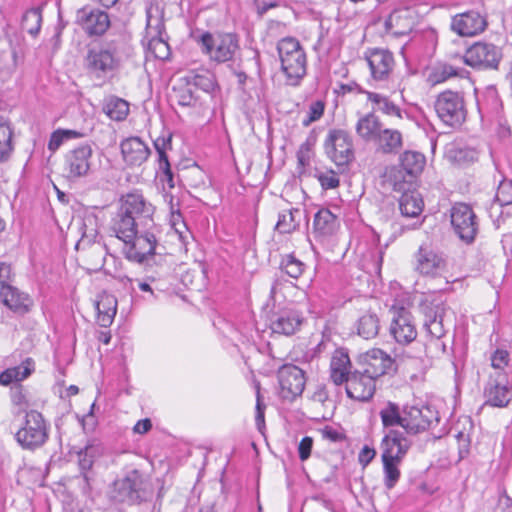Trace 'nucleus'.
Returning a JSON list of instances; mask_svg holds the SVG:
<instances>
[{
	"mask_svg": "<svg viewBox=\"0 0 512 512\" xmlns=\"http://www.w3.org/2000/svg\"><path fill=\"white\" fill-rule=\"evenodd\" d=\"M148 482L137 470H132L125 477L113 482L110 499L117 503L135 504L148 497Z\"/></svg>",
	"mask_w": 512,
	"mask_h": 512,
	"instance_id": "6e6552de",
	"label": "nucleus"
},
{
	"mask_svg": "<svg viewBox=\"0 0 512 512\" xmlns=\"http://www.w3.org/2000/svg\"><path fill=\"white\" fill-rule=\"evenodd\" d=\"M35 370V362L27 357L19 366L7 368L0 374V384L8 386L13 382H20L28 378Z\"/></svg>",
	"mask_w": 512,
	"mask_h": 512,
	"instance_id": "58836bf2",
	"label": "nucleus"
},
{
	"mask_svg": "<svg viewBox=\"0 0 512 512\" xmlns=\"http://www.w3.org/2000/svg\"><path fill=\"white\" fill-rule=\"evenodd\" d=\"M13 278L14 274L11 265L7 262L0 261V289L4 286L11 285Z\"/></svg>",
	"mask_w": 512,
	"mask_h": 512,
	"instance_id": "052dcab7",
	"label": "nucleus"
},
{
	"mask_svg": "<svg viewBox=\"0 0 512 512\" xmlns=\"http://www.w3.org/2000/svg\"><path fill=\"white\" fill-rule=\"evenodd\" d=\"M192 36L202 54L216 64L234 62L240 52V40L235 33L203 31Z\"/></svg>",
	"mask_w": 512,
	"mask_h": 512,
	"instance_id": "f257e3e1",
	"label": "nucleus"
},
{
	"mask_svg": "<svg viewBox=\"0 0 512 512\" xmlns=\"http://www.w3.org/2000/svg\"><path fill=\"white\" fill-rule=\"evenodd\" d=\"M0 301L12 312L20 315L28 313L33 304L28 294L12 285L0 289Z\"/></svg>",
	"mask_w": 512,
	"mask_h": 512,
	"instance_id": "393cba45",
	"label": "nucleus"
},
{
	"mask_svg": "<svg viewBox=\"0 0 512 512\" xmlns=\"http://www.w3.org/2000/svg\"><path fill=\"white\" fill-rule=\"evenodd\" d=\"M414 269L424 277L437 278L447 272L448 260L443 252L423 243L414 254Z\"/></svg>",
	"mask_w": 512,
	"mask_h": 512,
	"instance_id": "1a4fd4ad",
	"label": "nucleus"
},
{
	"mask_svg": "<svg viewBox=\"0 0 512 512\" xmlns=\"http://www.w3.org/2000/svg\"><path fill=\"white\" fill-rule=\"evenodd\" d=\"M163 24L159 23L154 29L159 34L153 36L148 42V51L156 58L160 60H166L169 58L171 51L168 43L161 36V29Z\"/></svg>",
	"mask_w": 512,
	"mask_h": 512,
	"instance_id": "49530a36",
	"label": "nucleus"
},
{
	"mask_svg": "<svg viewBox=\"0 0 512 512\" xmlns=\"http://www.w3.org/2000/svg\"><path fill=\"white\" fill-rule=\"evenodd\" d=\"M364 93L366 94L368 101L373 103L382 113L389 116L401 117L400 108L390 101L388 97L370 91H365Z\"/></svg>",
	"mask_w": 512,
	"mask_h": 512,
	"instance_id": "de8ad7c7",
	"label": "nucleus"
},
{
	"mask_svg": "<svg viewBox=\"0 0 512 512\" xmlns=\"http://www.w3.org/2000/svg\"><path fill=\"white\" fill-rule=\"evenodd\" d=\"M380 418L384 427L401 426L404 429L403 410L400 411L396 403L388 402L380 411Z\"/></svg>",
	"mask_w": 512,
	"mask_h": 512,
	"instance_id": "09e8293b",
	"label": "nucleus"
},
{
	"mask_svg": "<svg viewBox=\"0 0 512 512\" xmlns=\"http://www.w3.org/2000/svg\"><path fill=\"white\" fill-rule=\"evenodd\" d=\"M104 113L114 121H123L129 113V104L122 98L109 96L104 99Z\"/></svg>",
	"mask_w": 512,
	"mask_h": 512,
	"instance_id": "37998d69",
	"label": "nucleus"
},
{
	"mask_svg": "<svg viewBox=\"0 0 512 512\" xmlns=\"http://www.w3.org/2000/svg\"><path fill=\"white\" fill-rule=\"evenodd\" d=\"M279 396L283 400L293 401L300 396L305 387L304 372L293 364H285L278 373Z\"/></svg>",
	"mask_w": 512,
	"mask_h": 512,
	"instance_id": "ddd939ff",
	"label": "nucleus"
},
{
	"mask_svg": "<svg viewBox=\"0 0 512 512\" xmlns=\"http://www.w3.org/2000/svg\"><path fill=\"white\" fill-rule=\"evenodd\" d=\"M41 23L42 14L40 8H31L27 10L21 21L22 29L32 36H36L39 33Z\"/></svg>",
	"mask_w": 512,
	"mask_h": 512,
	"instance_id": "3c124183",
	"label": "nucleus"
},
{
	"mask_svg": "<svg viewBox=\"0 0 512 512\" xmlns=\"http://www.w3.org/2000/svg\"><path fill=\"white\" fill-rule=\"evenodd\" d=\"M422 312L424 314V329L431 337L430 344L426 345L427 351H430L434 345L437 352L444 353L446 346L440 342V339L446 334L444 321L448 307L441 299H433L423 305Z\"/></svg>",
	"mask_w": 512,
	"mask_h": 512,
	"instance_id": "0eeeda50",
	"label": "nucleus"
},
{
	"mask_svg": "<svg viewBox=\"0 0 512 512\" xmlns=\"http://www.w3.org/2000/svg\"><path fill=\"white\" fill-rule=\"evenodd\" d=\"M171 135L161 136L155 139L154 147L158 154V164L169 162L167 151L171 150Z\"/></svg>",
	"mask_w": 512,
	"mask_h": 512,
	"instance_id": "4d7b16f0",
	"label": "nucleus"
},
{
	"mask_svg": "<svg viewBox=\"0 0 512 512\" xmlns=\"http://www.w3.org/2000/svg\"><path fill=\"white\" fill-rule=\"evenodd\" d=\"M157 177L162 184V189L165 192V198L170 199L171 194L167 191V189H173L175 187V181L169 162L158 164Z\"/></svg>",
	"mask_w": 512,
	"mask_h": 512,
	"instance_id": "603ef678",
	"label": "nucleus"
},
{
	"mask_svg": "<svg viewBox=\"0 0 512 512\" xmlns=\"http://www.w3.org/2000/svg\"><path fill=\"white\" fill-rule=\"evenodd\" d=\"M323 189H334L339 186V178L334 171H327L317 175Z\"/></svg>",
	"mask_w": 512,
	"mask_h": 512,
	"instance_id": "bf43d9fd",
	"label": "nucleus"
},
{
	"mask_svg": "<svg viewBox=\"0 0 512 512\" xmlns=\"http://www.w3.org/2000/svg\"><path fill=\"white\" fill-rule=\"evenodd\" d=\"M97 311V322L102 327H108L112 324L117 313V299L114 295L105 291L97 295L95 301Z\"/></svg>",
	"mask_w": 512,
	"mask_h": 512,
	"instance_id": "2f4dec72",
	"label": "nucleus"
},
{
	"mask_svg": "<svg viewBox=\"0 0 512 512\" xmlns=\"http://www.w3.org/2000/svg\"><path fill=\"white\" fill-rule=\"evenodd\" d=\"M383 127L379 117L374 112H370L358 118L355 124V132L364 142H374Z\"/></svg>",
	"mask_w": 512,
	"mask_h": 512,
	"instance_id": "7c9ffc66",
	"label": "nucleus"
},
{
	"mask_svg": "<svg viewBox=\"0 0 512 512\" xmlns=\"http://www.w3.org/2000/svg\"><path fill=\"white\" fill-rule=\"evenodd\" d=\"M264 409L265 405L263 404L260 396L259 390L257 391V400H256V416L255 421L260 429L262 425H264Z\"/></svg>",
	"mask_w": 512,
	"mask_h": 512,
	"instance_id": "338daca9",
	"label": "nucleus"
},
{
	"mask_svg": "<svg viewBox=\"0 0 512 512\" xmlns=\"http://www.w3.org/2000/svg\"><path fill=\"white\" fill-rule=\"evenodd\" d=\"M373 143L377 153L382 155H396L403 148V134L398 129L383 127Z\"/></svg>",
	"mask_w": 512,
	"mask_h": 512,
	"instance_id": "cd10ccee",
	"label": "nucleus"
},
{
	"mask_svg": "<svg viewBox=\"0 0 512 512\" xmlns=\"http://www.w3.org/2000/svg\"><path fill=\"white\" fill-rule=\"evenodd\" d=\"M426 159L425 156L419 152L416 151H406L404 152L400 157V165L402 170H398L395 174V180H398L399 177H403V171L406 172V174L410 178H414L417 175H419L425 166ZM412 179L409 180L411 182ZM408 181H406V184Z\"/></svg>",
	"mask_w": 512,
	"mask_h": 512,
	"instance_id": "f704fd0d",
	"label": "nucleus"
},
{
	"mask_svg": "<svg viewBox=\"0 0 512 512\" xmlns=\"http://www.w3.org/2000/svg\"><path fill=\"white\" fill-rule=\"evenodd\" d=\"M313 439L309 436L302 438L298 445V453L301 461L307 460L311 455Z\"/></svg>",
	"mask_w": 512,
	"mask_h": 512,
	"instance_id": "680f3d73",
	"label": "nucleus"
},
{
	"mask_svg": "<svg viewBox=\"0 0 512 512\" xmlns=\"http://www.w3.org/2000/svg\"><path fill=\"white\" fill-rule=\"evenodd\" d=\"M185 80L192 88H198L206 93H212L217 87L215 75L205 69L197 73H191L185 77Z\"/></svg>",
	"mask_w": 512,
	"mask_h": 512,
	"instance_id": "c03bdc74",
	"label": "nucleus"
},
{
	"mask_svg": "<svg viewBox=\"0 0 512 512\" xmlns=\"http://www.w3.org/2000/svg\"><path fill=\"white\" fill-rule=\"evenodd\" d=\"M461 58L466 65L475 69H497L502 53L494 44L476 42L465 51Z\"/></svg>",
	"mask_w": 512,
	"mask_h": 512,
	"instance_id": "9d476101",
	"label": "nucleus"
},
{
	"mask_svg": "<svg viewBox=\"0 0 512 512\" xmlns=\"http://www.w3.org/2000/svg\"><path fill=\"white\" fill-rule=\"evenodd\" d=\"M484 398L486 405L498 408L508 406L512 399V386L505 372L490 375L484 388Z\"/></svg>",
	"mask_w": 512,
	"mask_h": 512,
	"instance_id": "dca6fc26",
	"label": "nucleus"
},
{
	"mask_svg": "<svg viewBox=\"0 0 512 512\" xmlns=\"http://www.w3.org/2000/svg\"><path fill=\"white\" fill-rule=\"evenodd\" d=\"M451 224L458 237L466 242L474 241L478 230L476 215L472 208L464 203H457L451 209Z\"/></svg>",
	"mask_w": 512,
	"mask_h": 512,
	"instance_id": "2eb2a0df",
	"label": "nucleus"
},
{
	"mask_svg": "<svg viewBox=\"0 0 512 512\" xmlns=\"http://www.w3.org/2000/svg\"><path fill=\"white\" fill-rule=\"evenodd\" d=\"M93 150L89 144H84L69 151L65 156V171L69 179L87 176L91 169Z\"/></svg>",
	"mask_w": 512,
	"mask_h": 512,
	"instance_id": "aec40b11",
	"label": "nucleus"
},
{
	"mask_svg": "<svg viewBox=\"0 0 512 512\" xmlns=\"http://www.w3.org/2000/svg\"><path fill=\"white\" fill-rule=\"evenodd\" d=\"M509 364V353L503 349H497L491 355V366L495 372H504V368Z\"/></svg>",
	"mask_w": 512,
	"mask_h": 512,
	"instance_id": "13d9d810",
	"label": "nucleus"
},
{
	"mask_svg": "<svg viewBox=\"0 0 512 512\" xmlns=\"http://www.w3.org/2000/svg\"><path fill=\"white\" fill-rule=\"evenodd\" d=\"M49 438V424L43 415L30 410L25 413L24 421L15 434L17 443L27 450L43 446Z\"/></svg>",
	"mask_w": 512,
	"mask_h": 512,
	"instance_id": "423d86ee",
	"label": "nucleus"
},
{
	"mask_svg": "<svg viewBox=\"0 0 512 512\" xmlns=\"http://www.w3.org/2000/svg\"><path fill=\"white\" fill-rule=\"evenodd\" d=\"M405 185L406 181L393 182V189L402 192L399 199L400 211L406 217H417L423 210V200L417 191H407Z\"/></svg>",
	"mask_w": 512,
	"mask_h": 512,
	"instance_id": "bb28decb",
	"label": "nucleus"
},
{
	"mask_svg": "<svg viewBox=\"0 0 512 512\" xmlns=\"http://www.w3.org/2000/svg\"><path fill=\"white\" fill-rule=\"evenodd\" d=\"M393 359L381 349H371L360 356L359 369L374 379H378L392 369Z\"/></svg>",
	"mask_w": 512,
	"mask_h": 512,
	"instance_id": "4be33fe9",
	"label": "nucleus"
},
{
	"mask_svg": "<svg viewBox=\"0 0 512 512\" xmlns=\"http://www.w3.org/2000/svg\"><path fill=\"white\" fill-rule=\"evenodd\" d=\"M302 218V211L297 208L284 210L279 213L278 221L275 225V229L281 234H287L295 231Z\"/></svg>",
	"mask_w": 512,
	"mask_h": 512,
	"instance_id": "79ce46f5",
	"label": "nucleus"
},
{
	"mask_svg": "<svg viewBox=\"0 0 512 512\" xmlns=\"http://www.w3.org/2000/svg\"><path fill=\"white\" fill-rule=\"evenodd\" d=\"M310 156H311L310 144L308 142H305L300 146L299 150L297 151L298 162L302 166H306L309 164Z\"/></svg>",
	"mask_w": 512,
	"mask_h": 512,
	"instance_id": "0e129e2a",
	"label": "nucleus"
},
{
	"mask_svg": "<svg viewBox=\"0 0 512 512\" xmlns=\"http://www.w3.org/2000/svg\"><path fill=\"white\" fill-rule=\"evenodd\" d=\"M376 381L373 376L363 373L359 368L355 369L344 382L347 396L358 401L370 400L376 390Z\"/></svg>",
	"mask_w": 512,
	"mask_h": 512,
	"instance_id": "412c9836",
	"label": "nucleus"
},
{
	"mask_svg": "<svg viewBox=\"0 0 512 512\" xmlns=\"http://www.w3.org/2000/svg\"><path fill=\"white\" fill-rule=\"evenodd\" d=\"M389 332L399 344H409L417 337V329L411 312L403 307L393 306L391 309Z\"/></svg>",
	"mask_w": 512,
	"mask_h": 512,
	"instance_id": "4468645a",
	"label": "nucleus"
},
{
	"mask_svg": "<svg viewBox=\"0 0 512 512\" xmlns=\"http://www.w3.org/2000/svg\"><path fill=\"white\" fill-rule=\"evenodd\" d=\"M486 27V18L474 10L457 14L451 21V30L463 37L478 35L482 33Z\"/></svg>",
	"mask_w": 512,
	"mask_h": 512,
	"instance_id": "5701e85b",
	"label": "nucleus"
},
{
	"mask_svg": "<svg viewBox=\"0 0 512 512\" xmlns=\"http://www.w3.org/2000/svg\"><path fill=\"white\" fill-rule=\"evenodd\" d=\"M277 52L286 84L298 86L307 74V55L303 46L294 37H284L278 41Z\"/></svg>",
	"mask_w": 512,
	"mask_h": 512,
	"instance_id": "f03ea898",
	"label": "nucleus"
},
{
	"mask_svg": "<svg viewBox=\"0 0 512 512\" xmlns=\"http://www.w3.org/2000/svg\"><path fill=\"white\" fill-rule=\"evenodd\" d=\"M495 202L499 204V206H505L512 204V181L511 180H502L497 188L495 195Z\"/></svg>",
	"mask_w": 512,
	"mask_h": 512,
	"instance_id": "5fc2aeb1",
	"label": "nucleus"
},
{
	"mask_svg": "<svg viewBox=\"0 0 512 512\" xmlns=\"http://www.w3.org/2000/svg\"><path fill=\"white\" fill-rule=\"evenodd\" d=\"M385 446L381 455L384 471V485L392 489L400 478L399 465L411 446V442L399 431H390L383 439Z\"/></svg>",
	"mask_w": 512,
	"mask_h": 512,
	"instance_id": "20e7f679",
	"label": "nucleus"
},
{
	"mask_svg": "<svg viewBox=\"0 0 512 512\" xmlns=\"http://www.w3.org/2000/svg\"><path fill=\"white\" fill-rule=\"evenodd\" d=\"M325 103L321 100L312 102L309 105L307 117L303 119L302 124L308 127L313 122L318 121L324 114Z\"/></svg>",
	"mask_w": 512,
	"mask_h": 512,
	"instance_id": "6e6d98bb",
	"label": "nucleus"
},
{
	"mask_svg": "<svg viewBox=\"0 0 512 512\" xmlns=\"http://www.w3.org/2000/svg\"><path fill=\"white\" fill-rule=\"evenodd\" d=\"M380 330V319L374 312H365L357 321V332L362 338H375Z\"/></svg>",
	"mask_w": 512,
	"mask_h": 512,
	"instance_id": "ea45409f",
	"label": "nucleus"
},
{
	"mask_svg": "<svg viewBox=\"0 0 512 512\" xmlns=\"http://www.w3.org/2000/svg\"><path fill=\"white\" fill-rule=\"evenodd\" d=\"M75 22L90 37L102 36L110 27L108 14L90 6H84L77 10Z\"/></svg>",
	"mask_w": 512,
	"mask_h": 512,
	"instance_id": "6ab92c4d",
	"label": "nucleus"
},
{
	"mask_svg": "<svg viewBox=\"0 0 512 512\" xmlns=\"http://www.w3.org/2000/svg\"><path fill=\"white\" fill-rule=\"evenodd\" d=\"M13 150V128L8 120L0 117V163L7 162Z\"/></svg>",
	"mask_w": 512,
	"mask_h": 512,
	"instance_id": "a19ab883",
	"label": "nucleus"
},
{
	"mask_svg": "<svg viewBox=\"0 0 512 512\" xmlns=\"http://www.w3.org/2000/svg\"><path fill=\"white\" fill-rule=\"evenodd\" d=\"M124 162L129 166L142 165L150 155V149L139 137H130L121 142Z\"/></svg>",
	"mask_w": 512,
	"mask_h": 512,
	"instance_id": "a878e982",
	"label": "nucleus"
},
{
	"mask_svg": "<svg viewBox=\"0 0 512 512\" xmlns=\"http://www.w3.org/2000/svg\"><path fill=\"white\" fill-rule=\"evenodd\" d=\"M376 452L369 446H364L358 455V460L363 467L367 466L375 457Z\"/></svg>",
	"mask_w": 512,
	"mask_h": 512,
	"instance_id": "69168bd1",
	"label": "nucleus"
},
{
	"mask_svg": "<svg viewBox=\"0 0 512 512\" xmlns=\"http://www.w3.org/2000/svg\"><path fill=\"white\" fill-rule=\"evenodd\" d=\"M281 269L290 277L297 279L304 271V263L296 259L293 255H285L281 261Z\"/></svg>",
	"mask_w": 512,
	"mask_h": 512,
	"instance_id": "864d4df0",
	"label": "nucleus"
},
{
	"mask_svg": "<svg viewBox=\"0 0 512 512\" xmlns=\"http://www.w3.org/2000/svg\"><path fill=\"white\" fill-rule=\"evenodd\" d=\"M100 454V446L94 443L87 444L77 452L78 466L86 488H89V482L92 479L89 471L92 469L95 459L98 458Z\"/></svg>",
	"mask_w": 512,
	"mask_h": 512,
	"instance_id": "e433bc0d",
	"label": "nucleus"
},
{
	"mask_svg": "<svg viewBox=\"0 0 512 512\" xmlns=\"http://www.w3.org/2000/svg\"><path fill=\"white\" fill-rule=\"evenodd\" d=\"M171 99L180 106L192 107L195 106L198 97L194 94L191 85L185 81L173 87Z\"/></svg>",
	"mask_w": 512,
	"mask_h": 512,
	"instance_id": "a18cd8bd",
	"label": "nucleus"
},
{
	"mask_svg": "<svg viewBox=\"0 0 512 512\" xmlns=\"http://www.w3.org/2000/svg\"><path fill=\"white\" fill-rule=\"evenodd\" d=\"M110 231L117 239L124 242L136 236L138 232L136 218L118 210L111 221Z\"/></svg>",
	"mask_w": 512,
	"mask_h": 512,
	"instance_id": "72a5a7b5",
	"label": "nucleus"
},
{
	"mask_svg": "<svg viewBox=\"0 0 512 512\" xmlns=\"http://www.w3.org/2000/svg\"><path fill=\"white\" fill-rule=\"evenodd\" d=\"M404 430L408 434H418L439 422L438 411L428 405H405L403 407Z\"/></svg>",
	"mask_w": 512,
	"mask_h": 512,
	"instance_id": "9b49d317",
	"label": "nucleus"
},
{
	"mask_svg": "<svg viewBox=\"0 0 512 512\" xmlns=\"http://www.w3.org/2000/svg\"><path fill=\"white\" fill-rule=\"evenodd\" d=\"M119 210L136 218L137 220L140 217L150 218L153 214L154 208L152 204L145 200L141 193L134 191L121 198Z\"/></svg>",
	"mask_w": 512,
	"mask_h": 512,
	"instance_id": "c85d7f7f",
	"label": "nucleus"
},
{
	"mask_svg": "<svg viewBox=\"0 0 512 512\" xmlns=\"http://www.w3.org/2000/svg\"><path fill=\"white\" fill-rule=\"evenodd\" d=\"M469 71L449 63H438L430 71L428 81L432 85L444 83L451 78H467Z\"/></svg>",
	"mask_w": 512,
	"mask_h": 512,
	"instance_id": "c9c22d12",
	"label": "nucleus"
},
{
	"mask_svg": "<svg viewBox=\"0 0 512 512\" xmlns=\"http://www.w3.org/2000/svg\"><path fill=\"white\" fill-rule=\"evenodd\" d=\"M339 227L337 216L334 215L329 209H320L314 217L313 229L320 237H327L333 235Z\"/></svg>",
	"mask_w": 512,
	"mask_h": 512,
	"instance_id": "4c0bfd02",
	"label": "nucleus"
},
{
	"mask_svg": "<svg viewBox=\"0 0 512 512\" xmlns=\"http://www.w3.org/2000/svg\"><path fill=\"white\" fill-rule=\"evenodd\" d=\"M173 199H174V197L172 195H170L169 204H170V208H171L172 226L176 227L177 225H181V226H183V228L186 229V223L182 220V215L180 214L179 210L174 209Z\"/></svg>",
	"mask_w": 512,
	"mask_h": 512,
	"instance_id": "774afa93",
	"label": "nucleus"
},
{
	"mask_svg": "<svg viewBox=\"0 0 512 512\" xmlns=\"http://www.w3.org/2000/svg\"><path fill=\"white\" fill-rule=\"evenodd\" d=\"M157 240L152 232H137L136 236L123 242L122 252L132 262L142 263L155 254Z\"/></svg>",
	"mask_w": 512,
	"mask_h": 512,
	"instance_id": "f3484780",
	"label": "nucleus"
},
{
	"mask_svg": "<svg viewBox=\"0 0 512 512\" xmlns=\"http://www.w3.org/2000/svg\"><path fill=\"white\" fill-rule=\"evenodd\" d=\"M434 110L441 123L452 129H459L466 122L468 114L464 94L452 90L437 95Z\"/></svg>",
	"mask_w": 512,
	"mask_h": 512,
	"instance_id": "39448f33",
	"label": "nucleus"
},
{
	"mask_svg": "<svg viewBox=\"0 0 512 512\" xmlns=\"http://www.w3.org/2000/svg\"><path fill=\"white\" fill-rule=\"evenodd\" d=\"M119 48L118 40H110L100 46L89 48L84 57L87 73L98 80L113 75L121 63Z\"/></svg>",
	"mask_w": 512,
	"mask_h": 512,
	"instance_id": "7ed1b4c3",
	"label": "nucleus"
},
{
	"mask_svg": "<svg viewBox=\"0 0 512 512\" xmlns=\"http://www.w3.org/2000/svg\"><path fill=\"white\" fill-rule=\"evenodd\" d=\"M350 368L351 361L347 351L344 349L335 350L330 362V379L332 382L337 386L344 384L352 373Z\"/></svg>",
	"mask_w": 512,
	"mask_h": 512,
	"instance_id": "473e14b6",
	"label": "nucleus"
},
{
	"mask_svg": "<svg viewBox=\"0 0 512 512\" xmlns=\"http://www.w3.org/2000/svg\"><path fill=\"white\" fill-rule=\"evenodd\" d=\"M269 321L270 328L274 333L292 335L301 326L303 318L295 309L284 307L272 311Z\"/></svg>",
	"mask_w": 512,
	"mask_h": 512,
	"instance_id": "b1692460",
	"label": "nucleus"
},
{
	"mask_svg": "<svg viewBox=\"0 0 512 512\" xmlns=\"http://www.w3.org/2000/svg\"><path fill=\"white\" fill-rule=\"evenodd\" d=\"M414 25L413 17L409 10H395L384 22L386 34L393 37H401L408 35Z\"/></svg>",
	"mask_w": 512,
	"mask_h": 512,
	"instance_id": "c756f323",
	"label": "nucleus"
},
{
	"mask_svg": "<svg viewBox=\"0 0 512 512\" xmlns=\"http://www.w3.org/2000/svg\"><path fill=\"white\" fill-rule=\"evenodd\" d=\"M447 154L452 162L458 164L472 163L478 158V153L475 149L461 145H453Z\"/></svg>",
	"mask_w": 512,
	"mask_h": 512,
	"instance_id": "8fccbe9b",
	"label": "nucleus"
},
{
	"mask_svg": "<svg viewBox=\"0 0 512 512\" xmlns=\"http://www.w3.org/2000/svg\"><path fill=\"white\" fill-rule=\"evenodd\" d=\"M68 141L66 137H64L62 129H57L54 131L48 142V149L51 152H55L59 147L65 142Z\"/></svg>",
	"mask_w": 512,
	"mask_h": 512,
	"instance_id": "e2e57ef3",
	"label": "nucleus"
},
{
	"mask_svg": "<svg viewBox=\"0 0 512 512\" xmlns=\"http://www.w3.org/2000/svg\"><path fill=\"white\" fill-rule=\"evenodd\" d=\"M364 58L368 63L371 77L375 81H389L395 68L393 53L383 48H370Z\"/></svg>",
	"mask_w": 512,
	"mask_h": 512,
	"instance_id": "a211bd4d",
	"label": "nucleus"
},
{
	"mask_svg": "<svg viewBox=\"0 0 512 512\" xmlns=\"http://www.w3.org/2000/svg\"><path fill=\"white\" fill-rule=\"evenodd\" d=\"M324 148L327 156L338 166L346 165L354 158L352 138L344 130L329 131Z\"/></svg>",
	"mask_w": 512,
	"mask_h": 512,
	"instance_id": "f8f14e48",
	"label": "nucleus"
}]
</instances>
